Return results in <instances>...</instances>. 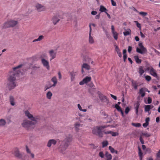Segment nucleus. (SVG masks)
Listing matches in <instances>:
<instances>
[{
	"label": "nucleus",
	"mask_w": 160,
	"mask_h": 160,
	"mask_svg": "<svg viewBox=\"0 0 160 160\" xmlns=\"http://www.w3.org/2000/svg\"><path fill=\"white\" fill-rule=\"evenodd\" d=\"M22 65L20 64L13 68V70L9 72L7 78L8 87L9 90L15 88L17 86L16 81L18 79L17 78L19 77V75L21 73V72L18 70L21 68Z\"/></svg>",
	"instance_id": "nucleus-1"
},
{
	"label": "nucleus",
	"mask_w": 160,
	"mask_h": 160,
	"mask_svg": "<svg viewBox=\"0 0 160 160\" xmlns=\"http://www.w3.org/2000/svg\"><path fill=\"white\" fill-rule=\"evenodd\" d=\"M25 116L31 121L27 119L23 120L22 123V126L28 130L33 128L35 127V125L38 122V117H34L28 110L25 111Z\"/></svg>",
	"instance_id": "nucleus-2"
},
{
	"label": "nucleus",
	"mask_w": 160,
	"mask_h": 160,
	"mask_svg": "<svg viewBox=\"0 0 160 160\" xmlns=\"http://www.w3.org/2000/svg\"><path fill=\"white\" fill-rule=\"evenodd\" d=\"M72 139V136L69 134L66 136V137L63 141H59L60 144L58 149L60 152L63 154L65 153V150L70 145Z\"/></svg>",
	"instance_id": "nucleus-3"
},
{
	"label": "nucleus",
	"mask_w": 160,
	"mask_h": 160,
	"mask_svg": "<svg viewBox=\"0 0 160 160\" xmlns=\"http://www.w3.org/2000/svg\"><path fill=\"white\" fill-rule=\"evenodd\" d=\"M107 127L106 125L96 126L92 128V133L99 138H102L103 137L104 132L105 131L102 130Z\"/></svg>",
	"instance_id": "nucleus-4"
},
{
	"label": "nucleus",
	"mask_w": 160,
	"mask_h": 160,
	"mask_svg": "<svg viewBox=\"0 0 160 160\" xmlns=\"http://www.w3.org/2000/svg\"><path fill=\"white\" fill-rule=\"evenodd\" d=\"M18 23V22L17 21L12 20H9L3 24L2 28L5 29L10 27H13L16 26Z\"/></svg>",
	"instance_id": "nucleus-5"
},
{
	"label": "nucleus",
	"mask_w": 160,
	"mask_h": 160,
	"mask_svg": "<svg viewBox=\"0 0 160 160\" xmlns=\"http://www.w3.org/2000/svg\"><path fill=\"white\" fill-rule=\"evenodd\" d=\"M138 46L139 48H136V51L142 54L147 52V49L143 46L142 43H139Z\"/></svg>",
	"instance_id": "nucleus-6"
},
{
	"label": "nucleus",
	"mask_w": 160,
	"mask_h": 160,
	"mask_svg": "<svg viewBox=\"0 0 160 160\" xmlns=\"http://www.w3.org/2000/svg\"><path fill=\"white\" fill-rule=\"evenodd\" d=\"M97 94L98 95L99 98L102 102H106L108 103L109 102V100L106 96L104 95L100 91L97 92Z\"/></svg>",
	"instance_id": "nucleus-7"
},
{
	"label": "nucleus",
	"mask_w": 160,
	"mask_h": 160,
	"mask_svg": "<svg viewBox=\"0 0 160 160\" xmlns=\"http://www.w3.org/2000/svg\"><path fill=\"white\" fill-rule=\"evenodd\" d=\"M60 18L62 19L63 18L60 17L59 14H57L53 16L51 21L53 24L56 25L60 21Z\"/></svg>",
	"instance_id": "nucleus-8"
},
{
	"label": "nucleus",
	"mask_w": 160,
	"mask_h": 160,
	"mask_svg": "<svg viewBox=\"0 0 160 160\" xmlns=\"http://www.w3.org/2000/svg\"><path fill=\"white\" fill-rule=\"evenodd\" d=\"M35 7L36 9L38 12L45 11L46 10V8L45 6L39 3H36Z\"/></svg>",
	"instance_id": "nucleus-9"
},
{
	"label": "nucleus",
	"mask_w": 160,
	"mask_h": 160,
	"mask_svg": "<svg viewBox=\"0 0 160 160\" xmlns=\"http://www.w3.org/2000/svg\"><path fill=\"white\" fill-rule=\"evenodd\" d=\"M91 80V77L86 76V77L82 81L79 82L80 85H83L84 84H86L89 82H90Z\"/></svg>",
	"instance_id": "nucleus-10"
},
{
	"label": "nucleus",
	"mask_w": 160,
	"mask_h": 160,
	"mask_svg": "<svg viewBox=\"0 0 160 160\" xmlns=\"http://www.w3.org/2000/svg\"><path fill=\"white\" fill-rule=\"evenodd\" d=\"M12 153L16 157L18 158H22V154L20 153L18 149L17 148H16L14 149Z\"/></svg>",
	"instance_id": "nucleus-11"
},
{
	"label": "nucleus",
	"mask_w": 160,
	"mask_h": 160,
	"mask_svg": "<svg viewBox=\"0 0 160 160\" xmlns=\"http://www.w3.org/2000/svg\"><path fill=\"white\" fill-rule=\"evenodd\" d=\"M41 61L44 67H46L48 70H49L50 69V66L48 61L43 58L41 59Z\"/></svg>",
	"instance_id": "nucleus-12"
},
{
	"label": "nucleus",
	"mask_w": 160,
	"mask_h": 160,
	"mask_svg": "<svg viewBox=\"0 0 160 160\" xmlns=\"http://www.w3.org/2000/svg\"><path fill=\"white\" fill-rule=\"evenodd\" d=\"M57 142L56 140L55 139H50L48 141L47 146L48 147L50 148L52 145H55L56 144Z\"/></svg>",
	"instance_id": "nucleus-13"
},
{
	"label": "nucleus",
	"mask_w": 160,
	"mask_h": 160,
	"mask_svg": "<svg viewBox=\"0 0 160 160\" xmlns=\"http://www.w3.org/2000/svg\"><path fill=\"white\" fill-rule=\"evenodd\" d=\"M50 57L51 58L50 59V61H51L55 58L56 56V52L54 51L53 50H51L49 52Z\"/></svg>",
	"instance_id": "nucleus-14"
},
{
	"label": "nucleus",
	"mask_w": 160,
	"mask_h": 160,
	"mask_svg": "<svg viewBox=\"0 0 160 160\" xmlns=\"http://www.w3.org/2000/svg\"><path fill=\"white\" fill-rule=\"evenodd\" d=\"M89 27L90 28V31L89 33V42L91 44H93L94 43V40L93 37L91 36V31H92V28L91 27V25L90 24L89 25Z\"/></svg>",
	"instance_id": "nucleus-15"
},
{
	"label": "nucleus",
	"mask_w": 160,
	"mask_h": 160,
	"mask_svg": "<svg viewBox=\"0 0 160 160\" xmlns=\"http://www.w3.org/2000/svg\"><path fill=\"white\" fill-rule=\"evenodd\" d=\"M150 74L153 76L154 77L157 78V74L155 70L152 67H151V69L150 71Z\"/></svg>",
	"instance_id": "nucleus-16"
},
{
	"label": "nucleus",
	"mask_w": 160,
	"mask_h": 160,
	"mask_svg": "<svg viewBox=\"0 0 160 160\" xmlns=\"http://www.w3.org/2000/svg\"><path fill=\"white\" fill-rule=\"evenodd\" d=\"M104 133L105 134H110L112 136H116L118 135V133L117 132H114L111 131H104Z\"/></svg>",
	"instance_id": "nucleus-17"
},
{
	"label": "nucleus",
	"mask_w": 160,
	"mask_h": 160,
	"mask_svg": "<svg viewBox=\"0 0 160 160\" xmlns=\"http://www.w3.org/2000/svg\"><path fill=\"white\" fill-rule=\"evenodd\" d=\"M51 81L53 82V84L52 85L53 87H55L58 82V80L56 76L53 77L51 79Z\"/></svg>",
	"instance_id": "nucleus-18"
},
{
	"label": "nucleus",
	"mask_w": 160,
	"mask_h": 160,
	"mask_svg": "<svg viewBox=\"0 0 160 160\" xmlns=\"http://www.w3.org/2000/svg\"><path fill=\"white\" fill-rule=\"evenodd\" d=\"M140 104L139 102L137 101L134 105L136 113L137 115L138 114V108L139 107Z\"/></svg>",
	"instance_id": "nucleus-19"
},
{
	"label": "nucleus",
	"mask_w": 160,
	"mask_h": 160,
	"mask_svg": "<svg viewBox=\"0 0 160 160\" xmlns=\"http://www.w3.org/2000/svg\"><path fill=\"white\" fill-rule=\"evenodd\" d=\"M115 50L116 51L118 56L120 58H121L122 57V53L120 51V50L119 48V47L117 45H114Z\"/></svg>",
	"instance_id": "nucleus-20"
},
{
	"label": "nucleus",
	"mask_w": 160,
	"mask_h": 160,
	"mask_svg": "<svg viewBox=\"0 0 160 160\" xmlns=\"http://www.w3.org/2000/svg\"><path fill=\"white\" fill-rule=\"evenodd\" d=\"M82 68H83L87 70H89L90 69L91 67L88 64L83 63L82 66Z\"/></svg>",
	"instance_id": "nucleus-21"
},
{
	"label": "nucleus",
	"mask_w": 160,
	"mask_h": 160,
	"mask_svg": "<svg viewBox=\"0 0 160 160\" xmlns=\"http://www.w3.org/2000/svg\"><path fill=\"white\" fill-rule=\"evenodd\" d=\"M76 72H74L73 71L70 72V74L71 75V79L72 81L74 80L75 76L76 75Z\"/></svg>",
	"instance_id": "nucleus-22"
},
{
	"label": "nucleus",
	"mask_w": 160,
	"mask_h": 160,
	"mask_svg": "<svg viewBox=\"0 0 160 160\" xmlns=\"http://www.w3.org/2000/svg\"><path fill=\"white\" fill-rule=\"evenodd\" d=\"M145 89H146V88H142L139 90V93L142 97H143L145 96V93L144 91L145 90Z\"/></svg>",
	"instance_id": "nucleus-23"
},
{
	"label": "nucleus",
	"mask_w": 160,
	"mask_h": 160,
	"mask_svg": "<svg viewBox=\"0 0 160 160\" xmlns=\"http://www.w3.org/2000/svg\"><path fill=\"white\" fill-rule=\"evenodd\" d=\"M132 85L135 89H137L138 85L136 81L132 80Z\"/></svg>",
	"instance_id": "nucleus-24"
},
{
	"label": "nucleus",
	"mask_w": 160,
	"mask_h": 160,
	"mask_svg": "<svg viewBox=\"0 0 160 160\" xmlns=\"http://www.w3.org/2000/svg\"><path fill=\"white\" fill-rule=\"evenodd\" d=\"M9 101L10 104L12 106H14L15 105L14 98L12 96H10L9 98Z\"/></svg>",
	"instance_id": "nucleus-25"
},
{
	"label": "nucleus",
	"mask_w": 160,
	"mask_h": 160,
	"mask_svg": "<svg viewBox=\"0 0 160 160\" xmlns=\"http://www.w3.org/2000/svg\"><path fill=\"white\" fill-rule=\"evenodd\" d=\"M105 156L107 158V160H111L112 159V155L107 152H106Z\"/></svg>",
	"instance_id": "nucleus-26"
},
{
	"label": "nucleus",
	"mask_w": 160,
	"mask_h": 160,
	"mask_svg": "<svg viewBox=\"0 0 160 160\" xmlns=\"http://www.w3.org/2000/svg\"><path fill=\"white\" fill-rule=\"evenodd\" d=\"M99 11L101 12H104L105 13L107 12V10L103 6L101 5L100 6Z\"/></svg>",
	"instance_id": "nucleus-27"
},
{
	"label": "nucleus",
	"mask_w": 160,
	"mask_h": 160,
	"mask_svg": "<svg viewBox=\"0 0 160 160\" xmlns=\"http://www.w3.org/2000/svg\"><path fill=\"white\" fill-rule=\"evenodd\" d=\"M144 70L143 69V68L142 66H140L138 69V72L140 74V76L142 75V74L144 73Z\"/></svg>",
	"instance_id": "nucleus-28"
},
{
	"label": "nucleus",
	"mask_w": 160,
	"mask_h": 160,
	"mask_svg": "<svg viewBox=\"0 0 160 160\" xmlns=\"http://www.w3.org/2000/svg\"><path fill=\"white\" fill-rule=\"evenodd\" d=\"M134 59L135 60L136 62L138 63H140L141 62L142 60L139 58L138 57V56H135L134 57Z\"/></svg>",
	"instance_id": "nucleus-29"
},
{
	"label": "nucleus",
	"mask_w": 160,
	"mask_h": 160,
	"mask_svg": "<svg viewBox=\"0 0 160 160\" xmlns=\"http://www.w3.org/2000/svg\"><path fill=\"white\" fill-rule=\"evenodd\" d=\"M6 124V122L5 120L3 119H0V127L3 126Z\"/></svg>",
	"instance_id": "nucleus-30"
},
{
	"label": "nucleus",
	"mask_w": 160,
	"mask_h": 160,
	"mask_svg": "<svg viewBox=\"0 0 160 160\" xmlns=\"http://www.w3.org/2000/svg\"><path fill=\"white\" fill-rule=\"evenodd\" d=\"M81 126L79 122H77L75 125V128L77 131L79 130V128Z\"/></svg>",
	"instance_id": "nucleus-31"
},
{
	"label": "nucleus",
	"mask_w": 160,
	"mask_h": 160,
	"mask_svg": "<svg viewBox=\"0 0 160 160\" xmlns=\"http://www.w3.org/2000/svg\"><path fill=\"white\" fill-rule=\"evenodd\" d=\"M84 60L85 62H89L91 60V59L88 56H85L84 57Z\"/></svg>",
	"instance_id": "nucleus-32"
},
{
	"label": "nucleus",
	"mask_w": 160,
	"mask_h": 160,
	"mask_svg": "<svg viewBox=\"0 0 160 160\" xmlns=\"http://www.w3.org/2000/svg\"><path fill=\"white\" fill-rule=\"evenodd\" d=\"M151 109V105H147L145 106V111L146 112L149 111Z\"/></svg>",
	"instance_id": "nucleus-33"
},
{
	"label": "nucleus",
	"mask_w": 160,
	"mask_h": 160,
	"mask_svg": "<svg viewBox=\"0 0 160 160\" xmlns=\"http://www.w3.org/2000/svg\"><path fill=\"white\" fill-rule=\"evenodd\" d=\"M138 14L142 16L143 17H145L148 14V13L147 12H139Z\"/></svg>",
	"instance_id": "nucleus-34"
},
{
	"label": "nucleus",
	"mask_w": 160,
	"mask_h": 160,
	"mask_svg": "<svg viewBox=\"0 0 160 160\" xmlns=\"http://www.w3.org/2000/svg\"><path fill=\"white\" fill-rule=\"evenodd\" d=\"M52 96V93L50 91L48 92L47 93V95H46L47 98L48 99H50L51 98V97Z\"/></svg>",
	"instance_id": "nucleus-35"
},
{
	"label": "nucleus",
	"mask_w": 160,
	"mask_h": 160,
	"mask_svg": "<svg viewBox=\"0 0 160 160\" xmlns=\"http://www.w3.org/2000/svg\"><path fill=\"white\" fill-rule=\"evenodd\" d=\"M114 38L116 40H117L118 38V34L116 32H112Z\"/></svg>",
	"instance_id": "nucleus-36"
},
{
	"label": "nucleus",
	"mask_w": 160,
	"mask_h": 160,
	"mask_svg": "<svg viewBox=\"0 0 160 160\" xmlns=\"http://www.w3.org/2000/svg\"><path fill=\"white\" fill-rule=\"evenodd\" d=\"M128 31L126 32H123V34L124 36H127L129 35H130L131 34V30L130 29H128Z\"/></svg>",
	"instance_id": "nucleus-37"
},
{
	"label": "nucleus",
	"mask_w": 160,
	"mask_h": 160,
	"mask_svg": "<svg viewBox=\"0 0 160 160\" xmlns=\"http://www.w3.org/2000/svg\"><path fill=\"white\" fill-rule=\"evenodd\" d=\"M102 147L104 148L107 146L108 144V142L107 141H104L102 142Z\"/></svg>",
	"instance_id": "nucleus-38"
},
{
	"label": "nucleus",
	"mask_w": 160,
	"mask_h": 160,
	"mask_svg": "<svg viewBox=\"0 0 160 160\" xmlns=\"http://www.w3.org/2000/svg\"><path fill=\"white\" fill-rule=\"evenodd\" d=\"M132 125L134 127H139L141 126V124L140 123H132Z\"/></svg>",
	"instance_id": "nucleus-39"
},
{
	"label": "nucleus",
	"mask_w": 160,
	"mask_h": 160,
	"mask_svg": "<svg viewBox=\"0 0 160 160\" xmlns=\"http://www.w3.org/2000/svg\"><path fill=\"white\" fill-rule=\"evenodd\" d=\"M134 22L136 23L137 27L139 28L140 30H141V24L139 23L138 21H135Z\"/></svg>",
	"instance_id": "nucleus-40"
},
{
	"label": "nucleus",
	"mask_w": 160,
	"mask_h": 160,
	"mask_svg": "<svg viewBox=\"0 0 160 160\" xmlns=\"http://www.w3.org/2000/svg\"><path fill=\"white\" fill-rule=\"evenodd\" d=\"M141 134L142 135L146 137H149L150 136L149 133L146 132H142Z\"/></svg>",
	"instance_id": "nucleus-41"
},
{
	"label": "nucleus",
	"mask_w": 160,
	"mask_h": 160,
	"mask_svg": "<svg viewBox=\"0 0 160 160\" xmlns=\"http://www.w3.org/2000/svg\"><path fill=\"white\" fill-rule=\"evenodd\" d=\"M44 38V36L43 35H41L39 36L37 38L38 41H40Z\"/></svg>",
	"instance_id": "nucleus-42"
},
{
	"label": "nucleus",
	"mask_w": 160,
	"mask_h": 160,
	"mask_svg": "<svg viewBox=\"0 0 160 160\" xmlns=\"http://www.w3.org/2000/svg\"><path fill=\"white\" fill-rule=\"evenodd\" d=\"M145 79L147 81H149L151 80V77L148 75H147L145 77Z\"/></svg>",
	"instance_id": "nucleus-43"
},
{
	"label": "nucleus",
	"mask_w": 160,
	"mask_h": 160,
	"mask_svg": "<svg viewBox=\"0 0 160 160\" xmlns=\"http://www.w3.org/2000/svg\"><path fill=\"white\" fill-rule=\"evenodd\" d=\"M115 108H116L118 111H119L122 109L120 106L118 104H116L115 105Z\"/></svg>",
	"instance_id": "nucleus-44"
},
{
	"label": "nucleus",
	"mask_w": 160,
	"mask_h": 160,
	"mask_svg": "<svg viewBox=\"0 0 160 160\" xmlns=\"http://www.w3.org/2000/svg\"><path fill=\"white\" fill-rule=\"evenodd\" d=\"M109 149L112 153H114L115 151V150L114 148H112L111 146L109 147Z\"/></svg>",
	"instance_id": "nucleus-45"
},
{
	"label": "nucleus",
	"mask_w": 160,
	"mask_h": 160,
	"mask_svg": "<svg viewBox=\"0 0 160 160\" xmlns=\"http://www.w3.org/2000/svg\"><path fill=\"white\" fill-rule=\"evenodd\" d=\"M26 151L27 152V153H30V152H31V150L29 148L27 145L26 146Z\"/></svg>",
	"instance_id": "nucleus-46"
},
{
	"label": "nucleus",
	"mask_w": 160,
	"mask_h": 160,
	"mask_svg": "<svg viewBox=\"0 0 160 160\" xmlns=\"http://www.w3.org/2000/svg\"><path fill=\"white\" fill-rule=\"evenodd\" d=\"M138 155L139 156H141L142 155L143 153L142 152V151L140 148L138 147Z\"/></svg>",
	"instance_id": "nucleus-47"
},
{
	"label": "nucleus",
	"mask_w": 160,
	"mask_h": 160,
	"mask_svg": "<svg viewBox=\"0 0 160 160\" xmlns=\"http://www.w3.org/2000/svg\"><path fill=\"white\" fill-rule=\"evenodd\" d=\"M139 140L141 143L143 144H144V141L141 136L140 137Z\"/></svg>",
	"instance_id": "nucleus-48"
},
{
	"label": "nucleus",
	"mask_w": 160,
	"mask_h": 160,
	"mask_svg": "<svg viewBox=\"0 0 160 160\" xmlns=\"http://www.w3.org/2000/svg\"><path fill=\"white\" fill-rule=\"evenodd\" d=\"M130 110V108L128 107H127L125 109V112L126 114H127Z\"/></svg>",
	"instance_id": "nucleus-49"
},
{
	"label": "nucleus",
	"mask_w": 160,
	"mask_h": 160,
	"mask_svg": "<svg viewBox=\"0 0 160 160\" xmlns=\"http://www.w3.org/2000/svg\"><path fill=\"white\" fill-rule=\"evenodd\" d=\"M99 156L102 158H103L104 156L103 153L102 152H100L99 153Z\"/></svg>",
	"instance_id": "nucleus-50"
},
{
	"label": "nucleus",
	"mask_w": 160,
	"mask_h": 160,
	"mask_svg": "<svg viewBox=\"0 0 160 160\" xmlns=\"http://www.w3.org/2000/svg\"><path fill=\"white\" fill-rule=\"evenodd\" d=\"M112 4L113 6H116V3L113 0H111Z\"/></svg>",
	"instance_id": "nucleus-51"
},
{
	"label": "nucleus",
	"mask_w": 160,
	"mask_h": 160,
	"mask_svg": "<svg viewBox=\"0 0 160 160\" xmlns=\"http://www.w3.org/2000/svg\"><path fill=\"white\" fill-rule=\"evenodd\" d=\"M58 78L59 80H61L62 79V76L60 72H58Z\"/></svg>",
	"instance_id": "nucleus-52"
},
{
	"label": "nucleus",
	"mask_w": 160,
	"mask_h": 160,
	"mask_svg": "<svg viewBox=\"0 0 160 160\" xmlns=\"http://www.w3.org/2000/svg\"><path fill=\"white\" fill-rule=\"evenodd\" d=\"M152 100L150 97H148V104H150L152 102Z\"/></svg>",
	"instance_id": "nucleus-53"
},
{
	"label": "nucleus",
	"mask_w": 160,
	"mask_h": 160,
	"mask_svg": "<svg viewBox=\"0 0 160 160\" xmlns=\"http://www.w3.org/2000/svg\"><path fill=\"white\" fill-rule=\"evenodd\" d=\"M132 50V47L131 46H129L128 47V52L130 53Z\"/></svg>",
	"instance_id": "nucleus-54"
},
{
	"label": "nucleus",
	"mask_w": 160,
	"mask_h": 160,
	"mask_svg": "<svg viewBox=\"0 0 160 160\" xmlns=\"http://www.w3.org/2000/svg\"><path fill=\"white\" fill-rule=\"evenodd\" d=\"M149 121H150L149 118L148 117L147 118L145 119V122H145L147 123H148V124H149Z\"/></svg>",
	"instance_id": "nucleus-55"
},
{
	"label": "nucleus",
	"mask_w": 160,
	"mask_h": 160,
	"mask_svg": "<svg viewBox=\"0 0 160 160\" xmlns=\"http://www.w3.org/2000/svg\"><path fill=\"white\" fill-rule=\"evenodd\" d=\"M110 96L114 100H117V97L116 96H114V95H112V94H110Z\"/></svg>",
	"instance_id": "nucleus-56"
},
{
	"label": "nucleus",
	"mask_w": 160,
	"mask_h": 160,
	"mask_svg": "<svg viewBox=\"0 0 160 160\" xmlns=\"http://www.w3.org/2000/svg\"><path fill=\"white\" fill-rule=\"evenodd\" d=\"M111 30L112 33L115 32V31L114 26L112 25L111 26Z\"/></svg>",
	"instance_id": "nucleus-57"
},
{
	"label": "nucleus",
	"mask_w": 160,
	"mask_h": 160,
	"mask_svg": "<svg viewBox=\"0 0 160 160\" xmlns=\"http://www.w3.org/2000/svg\"><path fill=\"white\" fill-rule=\"evenodd\" d=\"M97 13V12L96 11H92L91 12V14L92 15H96Z\"/></svg>",
	"instance_id": "nucleus-58"
},
{
	"label": "nucleus",
	"mask_w": 160,
	"mask_h": 160,
	"mask_svg": "<svg viewBox=\"0 0 160 160\" xmlns=\"http://www.w3.org/2000/svg\"><path fill=\"white\" fill-rule=\"evenodd\" d=\"M127 58V55H123V61L124 62L126 61V60Z\"/></svg>",
	"instance_id": "nucleus-59"
},
{
	"label": "nucleus",
	"mask_w": 160,
	"mask_h": 160,
	"mask_svg": "<svg viewBox=\"0 0 160 160\" xmlns=\"http://www.w3.org/2000/svg\"><path fill=\"white\" fill-rule=\"evenodd\" d=\"M78 107L79 109L81 111L82 110V107L79 104H78Z\"/></svg>",
	"instance_id": "nucleus-60"
},
{
	"label": "nucleus",
	"mask_w": 160,
	"mask_h": 160,
	"mask_svg": "<svg viewBox=\"0 0 160 160\" xmlns=\"http://www.w3.org/2000/svg\"><path fill=\"white\" fill-rule=\"evenodd\" d=\"M140 34L142 38H144L145 37V36L143 34L142 32H140Z\"/></svg>",
	"instance_id": "nucleus-61"
},
{
	"label": "nucleus",
	"mask_w": 160,
	"mask_h": 160,
	"mask_svg": "<svg viewBox=\"0 0 160 160\" xmlns=\"http://www.w3.org/2000/svg\"><path fill=\"white\" fill-rule=\"evenodd\" d=\"M148 125V123H147L146 122L142 124V126L145 128Z\"/></svg>",
	"instance_id": "nucleus-62"
},
{
	"label": "nucleus",
	"mask_w": 160,
	"mask_h": 160,
	"mask_svg": "<svg viewBox=\"0 0 160 160\" xmlns=\"http://www.w3.org/2000/svg\"><path fill=\"white\" fill-rule=\"evenodd\" d=\"M135 39L137 41H138L139 40V38L138 36H136L135 38Z\"/></svg>",
	"instance_id": "nucleus-63"
},
{
	"label": "nucleus",
	"mask_w": 160,
	"mask_h": 160,
	"mask_svg": "<svg viewBox=\"0 0 160 160\" xmlns=\"http://www.w3.org/2000/svg\"><path fill=\"white\" fill-rule=\"evenodd\" d=\"M160 121V118L159 117H157L156 118V122H159Z\"/></svg>",
	"instance_id": "nucleus-64"
}]
</instances>
